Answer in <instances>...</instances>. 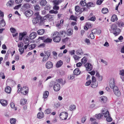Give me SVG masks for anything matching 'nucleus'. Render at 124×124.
Here are the masks:
<instances>
[{
  "instance_id": "f257e3e1",
  "label": "nucleus",
  "mask_w": 124,
  "mask_h": 124,
  "mask_svg": "<svg viewBox=\"0 0 124 124\" xmlns=\"http://www.w3.org/2000/svg\"><path fill=\"white\" fill-rule=\"evenodd\" d=\"M35 17L33 18L32 21L33 23L36 24L39 22L41 17L39 15V13L38 12L35 13Z\"/></svg>"
},
{
  "instance_id": "f03ea898",
  "label": "nucleus",
  "mask_w": 124,
  "mask_h": 124,
  "mask_svg": "<svg viewBox=\"0 0 124 124\" xmlns=\"http://www.w3.org/2000/svg\"><path fill=\"white\" fill-rule=\"evenodd\" d=\"M20 90H21V93L24 95H26L28 93V88L26 86L21 88Z\"/></svg>"
},
{
  "instance_id": "7ed1b4c3",
  "label": "nucleus",
  "mask_w": 124,
  "mask_h": 124,
  "mask_svg": "<svg viewBox=\"0 0 124 124\" xmlns=\"http://www.w3.org/2000/svg\"><path fill=\"white\" fill-rule=\"evenodd\" d=\"M68 116V114L67 113L63 112L60 114V117L62 119L65 120L67 119Z\"/></svg>"
},
{
  "instance_id": "20e7f679",
  "label": "nucleus",
  "mask_w": 124,
  "mask_h": 124,
  "mask_svg": "<svg viewBox=\"0 0 124 124\" xmlns=\"http://www.w3.org/2000/svg\"><path fill=\"white\" fill-rule=\"evenodd\" d=\"M84 66L86 68V70L88 71L91 70L93 68V66L90 63H87L84 65Z\"/></svg>"
},
{
  "instance_id": "39448f33",
  "label": "nucleus",
  "mask_w": 124,
  "mask_h": 124,
  "mask_svg": "<svg viewBox=\"0 0 124 124\" xmlns=\"http://www.w3.org/2000/svg\"><path fill=\"white\" fill-rule=\"evenodd\" d=\"M113 89L114 92L116 95L118 96L120 95V93L117 86H115Z\"/></svg>"
},
{
  "instance_id": "423d86ee",
  "label": "nucleus",
  "mask_w": 124,
  "mask_h": 124,
  "mask_svg": "<svg viewBox=\"0 0 124 124\" xmlns=\"http://www.w3.org/2000/svg\"><path fill=\"white\" fill-rule=\"evenodd\" d=\"M61 88L60 84L57 83V82H55L53 89L55 91H58Z\"/></svg>"
},
{
  "instance_id": "0eeeda50",
  "label": "nucleus",
  "mask_w": 124,
  "mask_h": 124,
  "mask_svg": "<svg viewBox=\"0 0 124 124\" xmlns=\"http://www.w3.org/2000/svg\"><path fill=\"white\" fill-rule=\"evenodd\" d=\"M45 66L47 69H50L53 68V64L52 62L50 61H48L46 63Z\"/></svg>"
},
{
  "instance_id": "6e6552de",
  "label": "nucleus",
  "mask_w": 124,
  "mask_h": 124,
  "mask_svg": "<svg viewBox=\"0 0 124 124\" xmlns=\"http://www.w3.org/2000/svg\"><path fill=\"white\" fill-rule=\"evenodd\" d=\"M109 85L110 88L111 89H113L115 86H116L115 85V83L113 79H110Z\"/></svg>"
},
{
  "instance_id": "1a4fd4ad",
  "label": "nucleus",
  "mask_w": 124,
  "mask_h": 124,
  "mask_svg": "<svg viewBox=\"0 0 124 124\" xmlns=\"http://www.w3.org/2000/svg\"><path fill=\"white\" fill-rule=\"evenodd\" d=\"M47 18L48 20L50 21H52L54 20V16L52 15H50L49 14H48L46 16H45L43 18V19H45Z\"/></svg>"
},
{
  "instance_id": "9d476101",
  "label": "nucleus",
  "mask_w": 124,
  "mask_h": 124,
  "mask_svg": "<svg viewBox=\"0 0 124 124\" xmlns=\"http://www.w3.org/2000/svg\"><path fill=\"white\" fill-rule=\"evenodd\" d=\"M25 14L27 17H30L32 15L33 12L31 10H29L26 11Z\"/></svg>"
},
{
  "instance_id": "9b49d317",
  "label": "nucleus",
  "mask_w": 124,
  "mask_h": 124,
  "mask_svg": "<svg viewBox=\"0 0 124 124\" xmlns=\"http://www.w3.org/2000/svg\"><path fill=\"white\" fill-rule=\"evenodd\" d=\"M37 34L36 32H33L31 33L30 35V38L31 39H34L36 37Z\"/></svg>"
},
{
  "instance_id": "f8f14e48",
  "label": "nucleus",
  "mask_w": 124,
  "mask_h": 124,
  "mask_svg": "<svg viewBox=\"0 0 124 124\" xmlns=\"http://www.w3.org/2000/svg\"><path fill=\"white\" fill-rule=\"evenodd\" d=\"M102 113L103 116L104 115L105 117L107 118L109 116V112L108 111H106L103 110L102 111Z\"/></svg>"
},
{
  "instance_id": "ddd939ff",
  "label": "nucleus",
  "mask_w": 124,
  "mask_h": 124,
  "mask_svg": "<svg viewBox=\"0 0 124 124\" xmlns=\"http://www.w3.org/2000/svg\"><path fill=\"white\" fill-rule=\"evenodd\" d=\"M26 35V33L25 32H23V33H20L19 35V40H22L25 38L26 36H25Z\"/></svg>"
},
{
  "instance_id": "4468645a",
  "label": "nucleus",
  "mask_w": 124,
  "mask_h": 124,
  "mask_svg": "<svg viewBox=\"0 0 124 124\" xmlns=\"http://www.w3.org/2000/svg\"><path fill=\"white\" fill-rule=\"evenodd\" d=\"M55 82H57V83H58V84L60 83L62 85H63L65 83V81L63 82L62 79H57Z\"/></svg>"
},
{
  "instance_id": "2eb2a0df",
  "label": "nucleus",
  "mask_w": 124,
  "mask_h": 124,
  "mask_svg": "<svg viewBox=\"0 0 124 124\" xmlns=\"http://www.w3.org/2000/svg\"><path fill=\"white\" fill-rule=\"evenodd\" d=\"M14 2L13 0H10L9 1L7 4V6L12 7L14 5Z\"/></svg>"
},
{
  "instance_id": "dca6fc26",
  "label": "nucleus",
  "mask_w": 124,
  "mask_h": 124,
  "mask_svg": "<svg viewBox=\"0 0 124 124\" xmlns=\"http://www.w3.org/2000/svg\"><path fill=\"white\" fill-rule=\"evenodd\" d=\"M0 102L1 104L4 106H6L8 104L7 101L3 99L1 100H0Z\"/></svg>"
},
{
  "instance_id": "f3484780",
  "label": "nucleus",
  "mask_w": 124,
  "mask_h": 124,
  "mask_svg": "<svg viewBox=\"0 0 124 124\" xmlns=\"http://www.w3.org/2000/svg\"><path fill=\"white\" fill-rule=\"evenodd\" d=\"M44 117V113L42 112H39L37 115L38 118L39 119H41Z\"/></svg>"
},
{
  "instance_id": "a211bd4d",
  "label": "nucleus",
  "mask_w": 124,
  "mask_h": 124,
  "mask_svg": "<svg viewBox=\"0 0 124 124\" xmlns=\"http://www.w3.org/2000/svg\"><path fill=\"white\" fill-rule=\"evenodd\" d=\"M6 22L3 19L0 20V28H1L5 26L6 25Z\"/></svg>"
},
{
  "instance_id": "6ab92c4d",
  "label": "nucleus",
  "mask_w": 124,
  "mask_h": 124,
  "mask_svg": "<svg viewBox=\"0 0 124 124\" xmlns=\"http://www.w3.org/2000/svg\"><path fill=\"white\" fill-rule=\"evenodd\" d=\"M47 2L46 0H42L39 2L40 5L42 6H44L46 5Z\"/></svg>"
},
{
  "instance_id": "aec40b11",
  "label": "nucleus",
  "mask_w": 124,
  "mask_h": 124,
  "mask_svg": "<svg viewBox=\"0 0 124 124\" xmlns=\"http://www.w3.org/2000/svg\"><path fill=\"white\" fill-rule=\"evenodd\" d=\"M121 30L119 28H117L115 31V32L113 33L115 36L118 35L121 32Z\"/></svg>"
},
{
  "instance_id": "412c9836",
  "label": "nucleus",
  "mask_w": 124,
  "mask_h": 124,
  "mask_svg": "<svg viewBox=\"0 0 124 124\" xmlns=\"http://www.w3.org/2000/svg\"><path fill=\"white\" fill-rule=\"evenodd\" d=\"M29 38L28 37H26L23 39L24 43L26 44H29Z\"/></svg>"
},
{
  "instance_id": "4be33fe9",
  "label": "nucleus",
  "mask_w": 124,
  "mask_h": 124,
  "mask_svg": "<svg viewBox=\"0 0 124 124\" xmlns=\"http://www.w3.org/2000/svg\"><path fill=\"white\" fill-rule=\"evenodd\" d=\"M80 71L79 70V69L78 68H76L75 69L73 73L75 75H78L80 73Z\"/></svg>"
},
{
  "instance_id": "5701e85b",
  "label": "nucleus",
  "mask_w": 124,
  "mask_h": 124,
  "mask_svg": "<svg viewBox=\"0 0 124 124\" xmlns=\"http://www.w3.org/2000/svg\"><path fill=\"white\" fill-rule=\"evenodd\" d=\"M34 8L35 10L36 11L38 12L40 10V7L39 5H34Z\"/></svg>"
},
{
  "instance_id": "b1692460",
  "label": "nucleus",
  "mask_w": 124,
  "mask_h": 124,
  "mask_svg": "<svg viewBox=\"0 0 124 124\" xmlns=\"http://www.w3.org/2000/svg\"><path fill=\"white\" fill-rule=\"evenodd\" d=\"M52 36L53 37V38H54L57 37H60L59 36V33L57 31L54 32L52 35Z\"/></svg>"
},
{
  "instance_id": "393cba45",
  "label": "nucleus",
  "mask_w": 124,
  "mask_h": 124,
  "mask_svg": "<svg viewBox=\"0 0 124 124\" xmlns=\"http://www.w3.org/2000/svg\"><path fill=\"white\" fill-rule=\"evenodd\" d=\"M45 30L44 29H42L39 30L37 31L38 34L42 35L44 34L45 32Z\"/></svg>"
},
{
  "instance_id": "a878e982",
  "label": "nucleus",
  "mask_w": 124,
  "mask_h": 124,
  "mask_svg": "<svg viewBox=\"0 0 124 124\" xmlns=\"http://www.w3.org/2000/svg\"><path fill=\"white\" fill-rule=\"evenodd\" d=\"M63 64V62L61 60L57 62L56 64V67L57 68L60 67Z\"/></svg>"
},
{
  "instance_id": "bb28decb",
  "label": "nucleus",
  "mask_w": 124,
  "mask_h": 124,
  "mask_svg": "<svg viewBox=\"0 0 124 124\" xmlns=\"http://www.w3.org/2000/svg\"><path fill=\"white\" fill-rule=\"evenodd\" d=\"M117 16L116 15H114L112 16L111 18V21L112 22H114L117 20Z\"/></svg>"
},
{
  "instance_id": "cd10ccee",
  "label": "nucleus",
  "mask_w": 124,
  "mask_h": 124,
  "mask_svg": "<svg viewBox=\"0 0 124 124\" xmlns=\"http://www.w3.org/2000/svg\"><path fill=\"white\" fill-rule=\"evenodd\" d=\"M101 101L103 102H106L107 101V97L104 96H102L100 98Z\"/></svg>"
},
{
  "instance_id": "c85d7f7f",
  "label": "nucleus",
  "mask_w": 124,
  "mask_h": 124,
  "mask_svg": "<svg viewBox=\"0 0 124 124\" xmlns=\"http://www.w3.org/2000/svg\"><path fill=\"white\" fill-rule=\"evenodd\" d=\"M11 91V88L10 87L8 86L6 87L5 89V92L7 93H10Z\"/></svg>"
},
{
  "instance_id": "c756f323",
  "label": "nucleus",
  "mask_w": 124,
  "mask_h": 124,
  "mask_svg": "<svg viewBox=\"0 0 124 124\" xmlns=\"http://www.w3.org/2000/svg\"><path fill=\"white\" fill-rule=\"evenodd\" d=\"M91 87L93 88H95L97 87L98 83L97 82H94L93 83L91 82Z\"/></svg>"
},
{
  "instance_id": "7c9ffc66",
  "label": "nucleus",
  "mask_w": 124,
  "mask_h": 124,
  "mask_svg": "<svg viewBox=\"0 0 124 124\" xmlns=\"http://www.w3.org/2000/svg\"><path fill=\"white\" fill-rule=\"evenodd\" d=\"M61 39V38L60 37H57V38L53 39L54 41L56 42H59Z\"/></svg>"
},
{
  "instance_id": "2f4dec72",
  "label": "nucleus",
  "mask_w": 124,
  "mask_h": 124,
  "mask_svg": "<svg viewBox=\"0 0 124 124\" xmlns=\"http://www.w3.org/2000/svg\"><path fill=\"white\" fill-rule=\"evenodd\" d=\"M76 54L78 55L83 54V53L81 49H79L76 51Z\"/></svg>"
},
{
  "instance_id": "473e14b6",
  "label": "nucleus",
  "mask_w": 124,
  "mask_h": 124,
  "mask_svg": "<svg viewBox=\"0 0 124 124\" xmlns=\"http://www.w3.org/2000/svg\"><path fill=\"white\" fill-rule=\"evenodd\" d=\"M70 19L71 20H73L77 21L78 19V17L76 16H75L73 15H71L70 17Z\"/></svg>"
},
{
  "instance_id": "72a5a7b5",
  "label": "nucleus",
  "mask_w": 124,
  "mask_h": 124,
  "mask_svg": "<svg viewBox=\"0 0 124 124\" xmlns=\"http://www.w3.org/2000/svg\"><path fill=\"white\" fill-rule=\"evenodd\" d=\"M101 12L104 14H105L108 12V9L106 8H104L102 10Z\"/></svg>"
},
{
  "instance_id": "f704fd0d",
  "label": "nucleus",
  "mask_w": 124,
  "mask_h": 124,
  "mask_svg": "<svg viewBox=\"0 0 124 124\" xmlns=\"http://www.w3.org/2000/svg\"><path fill=\"white\" fill-rule=\"evenodd\" d=\"M27 101L26 99L24 98L23 99L21 100L20 104L22 105H23L26 103Z\"/></svg>"
},
{
  "instance_id": "c9c22d12",
  "label": "nucleus",
  "mask_w": 124,
  "mask_h": 124,
  "mask_svg": "<svg viewBox=\"0 0 124 124\" xmlns=\"http://www.w3.org/2000/svg\"><path fill=\"white\" fill-rule=\"evenodd\" d=\"M96 76L98 78L99 80H102V79L103 77L102 76L100 75L99 74L98 72H96Z\"/></svg>"
},
{
  "instance_id": "e433bc0d",
  "label": "nucleus",
  "mask_w": 124,
  "mask_h": 124,
  "mask_svg": "<svg viewBox=\"0 0 124 124\" xmlns=\"http://www.w3.org/2000/svg\"><path fill=\"white\" fill-rule=\"evenodd\" d=\"M49 94V92L47 91H45L44 93L43 97L44 98H46L48 96Z\"/></svg>"
},
{
  "instance_id": "4c0bfd02",
  "label": "nucleus",
  "mask_w": 124,
  "mask_h": 124,
  "mask_svg": "<svg viewBox=\"0 0 124 124\" xmlns=\"http://www.w3.org/2000/svg\"><path fill=\"white\" fill-rule=\"evenodd\" d=\"M49 58V57L47 56V55H44L42 60V62H46V61L48 60Z\"/></svg>"
},
{
  "instance_id": "58836bf2",
  "label": "nucleus",
  "mask_w": 124,
  "mask_h": 124,
  "mask_svg": "<svg viewBox=\"0 0 124 124\" xmlns=\"http://www.w3.org/2000/svg\"><path fill=\"white\" fill-rule=\"evenodd\" d=\"M87 58L85 57H84L81 60V62L82 64H85L87 61Z\"/></svg>"
},
{
  "instance_id": "ea45409f",
  "label": "nucleus",
  "mask_w": 124,
  "mask_h": 124,
  "mask_svg": "<svg viewBox=\"0 0 124 124\" xmlns=\"http://www.w3.org/2000/svg\"><path fill=\"white\" fill-rule=\"evenodd\" d=\"M66 35V32L65 31H61L60 32V35L62 37H64Z\"/></svg>"
},
{
  "instance_id": "a19ab883",
  "label": "nucleus",
  "mask_w": 124,
  "mask_h": 124,
  "mask_svg": "<svg viewBox=\"0 0 124 124\" xmlns=\"http://www.w3.org/2000/svg\"><path fill=\"white\" fill-rule=\"evenodd\" d=\"M52 40V39L47 38L44 40L43 42L45 43H51Z\"/></svg>"
},
{
  "instance_id": "79ce46f5",
  "label": "nucleus",
  "mask_w": 124,
  "mask_h": 124,
  "mask_svg": "<svg viewBox=\"0 0 124 124\" xmlns=\"http://www.w3.org/2000/svg\"><path fill=\"white\" fill-rule=\"evenodd\" d=\"M94 6V3L92 2H89L87 3V6L88 8L91 7H93Z\"/></svg>"
},
{
  "instance_id": "37998d69",
  "label": "nucleus",
  "mask_w": 124,
  "mask_h": 124,
  "mask_svg": "<svg viewBox=\"0 0 124 124\" xmlns=\"http://www.w3.org/2000/svg\"><path fill=\"white\" fill-rule=\"evenodd\" d=\"M16 120L14 118H12L10 119V122L11 124H15Z\"/></svg>"
},
{
  "instance_id": "c03bdc74",
  "label": "nucleus",
  "mask_w": 124,
  "mask_h": 124,
  "mask_svg": "<svg viewBox=\"0 0 124 124\" xmlns=\"http://www.w3.org/2000/svg\"><path fill=\"white\" fill-rule=\"evenodd\" d=\"M117 26L115 24L112 25L111 27V30L114 31L116 30L117 29Z\"/></svg>"
},
{
  "instance_id": "a18cd8bd",
  "label": "nucleus",
  "mask_w": 124,
  "mask_h": 124,
  "mask_svg": "<svg viewBox=\"0 0 124 124\" xmlns=\"http://www.w3.org/2000/svg\"><path fill=\"white\" fill-rule=\"evenodd\" d=\"M73 31L70 29H68L67 31V34L68 36H70L73 34Z\"/></svg>"
},
{
  "instance_id": "49530a36",
  "label": "nucleus",
  "mask_w": 124,
  "mask_h": 124,
  "mask_svg": "<svg viewBox=\"0 0 124 124\" xmlns=\"http://www.w3.org/2000/svg\"><path fill=\"white\" fill-rule=\"evenodd\" d=\"M36 46L35 44H32L29 46V48L30 49L32 50Z\"/></svg>"
},
{
  "instance_id": "de8ad7c7",
  "label": "nucleus",
  "mask_w": 124,
  "mask_h": 124,
  "mask_svg": "<svg viewBox=\"0 0 124 124\" xmlns=\"http://www.w3.org/2000/svg\"><path fill=\"white\" fill-rule=\"evenodd\" d=\"M103 116L102 114H99L98 115H95V117H96V118L98 119H100Z\"/></svg>"
},
{
  "instance_id": "09e8293b",
  "label": "nucleus",
  "mask_w": 124,
  "mask_h": 124,
  "mask_svg": "<svg viewBox=\"0 0 124 124\" xmlns=\"http://www.w3.org/2000/svg\"><path fill=\"white\" fill-rule=\"evenodd\" d=\"M76 109V107L75 105H71L70 106V110L71 111L75 110Z\"/></svg>"
},
{
  "instance_id": "8fccbe9b",
  "label": "nucleus",
  "mask_w": 124,
  "mask_h": 124,
  "mask_svg": "<svg viewBox=\"0 0 124 124\" xmlns=\"http://www.w3.org/2000/svg\"><path fill=\"white\" fill-rule=\"evenodd\" d=\"M80 4L81 6L83 7L85 6L86 5V3L83 0H82L80 1Z\"/></svg>"
},
{
  "instance_id": "3c124183",
  "label": "nucleus",
  "mask_w": 124,
  "mask_h": 124,
  "mask_svg": "<svg viewBox=\"0 0 124 124\" xmlns=\"http://www.w3.org/2000/svg\"><path fill=\"white\" fill-rule=\"evenodd\" d=\"M117 24L119 27L121 28L124 26V23L123 22H118Z\"/></svg>"
},
{
  "instance_id": "603ef678",
  "label": "nucleus",
  "mask_w": 124,
  "mask_h": 124,
  "mask_svg": "<svg viewBox=\"0 0 124 124\" xmlns=\"http://www.w3.org/2000/svg\"><path fill=\"white\" fill-rule=\"evenodd\" d=\"M51 8V6L48 5H47L44 8V9L45 10H48L50 9Z\"/></svg>"
},
{
  "instance_id": "864d4df0",
  "label": "nucleus",
  "mask_w": 124,
  "mask_h": 124,
  "mask_svg": "<svg viewBox=\"0 0 124 124\" xmlns=\"http://www.w3.org/2000/svg\"><path fill=\"white\" fill-rule=\"evenodd\" d=\"M51 112V110L49 108L47 109H46L45 112V114H49Z\"/></svg>"
},
{
  "instance_id": "5fc2aeb1",
  "label": "nucleus",
  "mask_w": 124,
  "mask_h": 124,
  "mask_svg": "<svg viewBox=\"0 0 124 124\" xmlns=\"http://www.w3.org/2000/svg\"><path fill=\"white\" fill-rule=\"evenodd\" d=\"M23 7H24L27 8H29L30 7V5L27 3H25L23 6Z\"/></svg>"
},
{
  "instance_id": "6e6d98bb",
  "label": "nucleus",
  "mask_w": 124,
  "mask_h": 124,
  "mask_svg": "<svg viewBox=\"0 0 124 124\" xmlns=\"http://www.w3.org/2000/svg\"><path fill=\"white\" fill-rule=\"evenodd\" d=\"M58 11H54V10H52L49 11V12L51 14L54 13L55 14H57L58 13Z\"/></svg>"
},
{
  "instance_id": "4d7b16f0",
  "label": "nucleus",
  "mask_w": 124,
  "mask_h": 124,
  "mask_svg": "<svg viewBox=\"0 0 124 124\" xmlns=\"http://www.w3.org/2000/svg\"><path fill=\"white\" fill-rule=\"evenodd\" d=\"M107 121L108 122H110L112 120V119L110 116H108L106 119Z\"/></svg>"
},
{
  "instance_id": "13d9d810",
  "label": "nucleus",
  "mask_w": 124,
  "mask_h": 124,
  "mask_svg": "<svg viewBox=\"0 0 124 124\" xmlns=\"http://www.w3.org/2000/svg\"><path fill=\"white\" fill-rule=\"evenodd\" d=\"M45 55H47V56L49 57L50 55V53L49 51H45Z\"/></svg>"
},
{
  "instance_id": "bf43d9fd",
  "label": "nucleus",
  "mask_w": 124,
  "mask_h": 124,
  "mask_svg": "<svg viewBox=\"0 0 124 124\" xmlns=\"http://www.w3.org/2000/svg\"><path fill=\"white\" fill-rule=\"evenodd\" d=\"M58 0H53V3L55 5H58L59 4Z\"/></svg>"
},
{
  "instance_id": "052dcab7",
  "label": "nucleus",
  "mask_w": 124,
  "mask_h": 124,
  "mask_svg": "<svg viewBox=\"0 0 124 124\" xmlns=\"http://www.w3.org/2000/svg\"><path fill=\"white\" fill-rule=\"evenodd\" d=\"M119 74L120 75L123 76L124 75V70H120Z\"/></svg>"
},
{
  "instance_id": "680f3d73",
  "label": "nucleus",
  "mask_w": 124,
  "mask_h": 124,
  "mask_svg": "<svg viewBox=\"0 0 124 124\" xmlns=\"http://www.w3.org/2000/svg\"><path fill=\"white\" fill-rule=\"evenodd\" d=\"M19 50L21 54H22L24 52V49L23 48L19 49Z\"/></svg>"
},
{
  "instance_id": "e2e57ef3",
  "label": "nucleus",
  "mask_w": 124,
  "mask_h": 124,
  "mask_svg": "<svg viewBox=\"0 0 124 124\" xmlns=\"http://www.w3.org/2000/svg\"><path fill=\"white\" fill-rule=\"evenodd\" d=\"M73 57L75 61L76 60H78L80 58V57L76 55H74L73 56Z\"/></svg>"
},
{
  "instance_id": "0e129e2a",
  "label": "nucleus",
  "mask_w": 124,
  "mask_h": 124,
  "mask_svg": "<svg viewBox=\"0 0 124 124\" xmlns=\"http://www.w3.org/2000/svg\"><path fill=\"white\" fill-rule=\"evenodd\" d=\"M103 0H97V1L96 4L97 5H101L103 2Z\"/></svg>"
},
{
  "instance_id": "69168bd1",
  "label": "nucleus",
  "mask_w": 124,
  "mask_h": 124,
  "mask_svg": "<svg viewBox=\"0 0 124 124\" xmlns=\"http://www.w3.org/2000/svg\"><path fill=\"white\" fill-rule=\"evenodd\" d=\"M0 77H1L3 79H4L5 77V75H4V73L2 72L0 73Z\"/></svg>"
},
{
  "instance_id": "338daca9",
  "label": "nucleus",
  "mask_w": 124,
  "mask_h": 124,
  "mask_svg": "<svg viewBox=\"0 0 124 124\" xmlns=\"http://www.w3.org/2000/svg\"><path fill=\"white\" fill-rule=\"evenodd\" d=\"M54 105L56 108H58L60 105V103L59 102H57L54 104Z\"/></svg>"
},
{
  "instance_id": "774afa93",
  "label": "nucleus",
  "mask_w": 124,
  "mask_h": 124,
  "mask_svg": "<svg viewBox=\"0 0 124 124\" xmlns=\"http://www.w3.org/2000/svg\"><path fill=\"white\" fill-rule=\"evenodd\" d=\"M96 20V18L95 16H93L92 17L90 18L89 20L93 21H94Z\"/></svg>"
}]
</instances>
